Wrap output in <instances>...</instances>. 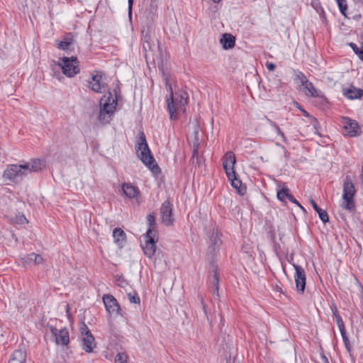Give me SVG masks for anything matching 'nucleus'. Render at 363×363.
Returning a JSON list of instances; mask_svg holds the SVG:
<instances>
[{
    "label": "nucleus",
    "mask_w": 363,
    "mask_h": 363,
    "mask_svg": "<svg viewBox=\"0 0 363 363\" xmlns=\"http://www.w3.org/2000/svg\"><path fill=\"white\" fill-rule=\"evenodd\" d=\"M164 81L169 92V97L167 99L169 118L173 121L177 120L180 113L185 111V106L188 103V94L183 91L174 93L168 77H165Z\"/></svg>",
    "instance_id": "nucleus-1"
},
{
    "label": "nucleus",
    "mask_w": 363,
    "mask_h": 363,
    "mask_svg": "<svg viewBox=\"0 0 363 363\" xmlns=\"http://www.w3.org/2000/svg\"><path fill=\"white\" fill-rule=\"evenodd\" d=\"M135 151L138 157L152 172L159 173L160 168L155 160L153 155L147 143L145 135L143 131H140L137 137Z\"/></svg>",
    "instance_id": "nucleus-2"
},
{
    "label": "nucleus",
    "mask_w": 363,
    "mask_h": 363,
    "mask_svg": "<svg viewBox=\"0 0 363 363\" xmlns=\"http://www.w3.org/2000/svg\"><path fill=\"white\" fill-rule=\"evenodd\" d=\"M235 162L236 160L234 153L229 151L226 152L223 157V167L228 179L231 182L232 186L236 189L240 195H244L245 194L246 188L242 187V182L238 178V175L234 169Z\"/></svg>",
    "instance_id": "nucleus-3"
},
{
    "label": "nucleus",
    "mask_w": 363,
    "mask_h": 363,
    "mask_svg": "<svg viewBox=\"0 0 363 363\" xmlns=\"http://www.w3.org/2000/svg\"><path fill=\"white\" fill-rule=\"evenodd\" d=\"M356 191H357L351 177L350 175H347L343 181V202L341 204V207L350 213L355 211L356 205L354 198L356 194Z\"/></svg>",
    "instance_id": "nucleus-4"
},
{
    "label": "nucleus",
    "mask_w": 363,
    "mask_h": 363,
    "mask_svg": "<svg viewBox=\"0 0 363 363\" xmlns=\"http://www.w3.org/2000/svg\"><path fill=\"white\" fill-rule=\"evenodd\" d=\"M28 165L9 164L4 172V177L13 182L18 183L27 175Z\"/></svg>",
    "instance_id": "nucleus-5"
},
{
    "label": "nucleus",
    "mask_w": 363,
    "mask_h": 363,
    "mask_svg": "<svg viewBox=\"0 0 363 363\" xmlns=\"http://www.w3.org/2000/svg\"><path fill=\"white\" fill-rule=\"evenodd\" d=\"M79 62L76 57H64L61 59L59 66L62 68L64 74L68 77H72L79 72Z\"/></svg>",
    "instance_id": "nucleus-6"
},
{
    "label": "nucleus",
    "mask_w": 363,
    "mask_h": 363,
    "mask_svg": "<svg viewBox=\"0 0 363 363\" xmlns=\"http://www.w3.org/2000/svg\"><path fill=\"white\" fill-rule=\"evenodd\" d=\"M341 123L347 135L350 137H355L361 134V127L355 120L348 117H342Z\"/></svg>",
    "instance_id": "nucleus-7"
},
{
    "label": "nucleus",
    "mask_w": 363,
    "mask_h": 363,
    "mask_svg": "<svg viewBox=\"0 0 363 363\" xmlns=\"http://www.w3.org/2000/svg\"><path fill=\"white\" fill-rule=\"evenodd\" d=\"M296 272L294 275L296 288L298 293L303 294L306 289V275L304 269L299 265L292 264Z\"/></svg>",
    "instance_id": "nucleus-8"
},
{
    "label": "nucleus",
    "mask_w": 363,
    "mask_h": 363,
    "mask_svg": "<svg viewBox=\"0 0 363 363\" xmlns=\"http://www.w3.org/2000/svg\"><path fill=\"white\" fill-rule=\"evenodd\" d=\"M155 235L152 234L151 230H147L145 235V245H143L144 254L147 257H152L156 251V240Z\"/></svg>",
    "instance_id": "nucleus-9"
},
{
    "label": "nucleus",
    "mask_w": 363,
    "mask_h": 363,
    "mask_svg": "<svg viewBox=\"0 0 363 363\" xmlns=\"http://www.w3.org/2000/svg\"><path fill=\"white\" fill-rule=\"evenodd\" d=\"M160 214L162 216V223L167 225L170 226L173 225V211L172 204L169 200L165 201L161 206Z\"/></svg>",
    "instance_id": "nucleus-10"
},
{
    "label": "nucleus",
    "mask_w": 363,
    "mask_h": 363,
    "mask_svg": "<svg viewBox=\"0 0 363 363\" xmlns=\"http://www.w3.org/2000/svg\"><path fill=\"white\" fill-rule=\"evenodd\" d=\"M113 92L115 93V100H112L111 103H104L101 106L99 119L104 122L106 121V115H111L116 110V106L118 104V93L117 89H114Z\"/></svg>",
    "instance_id": "nucleus-11"
},
{
    "label": "nucleus",
    "mask_w": 363,
    "mask_h": 363,
    "mask_svg": "<svg viewBox=\"0 0 363 363\" xmlns=\"http://www.w3.org/2000/svg\"><path fill=\"white\" fill-rule=\"evenodd\" d=\"M50 331L53 336L55 337V342L58 345L65 346L69 342V331L67 328H62L60 330L51 326Z\"/></svg>",
    "instance_id": "nucleus-12"
},
{
    "label": "nucleus",
    "mask_w": 363,
    "mask_h": 363,
    "mask_svg": "<svg viewBox=\"0 0 363 363\" xmlns=\"http://www.w3.org/2000/svg\"><path fill=\"white\" fill-rule=\"evenodd\" d=\"M103 301L106 311L110 314L121 315V309L117 300L110 294H105L103 296Z\"/></svg>",
    "instance_id": "nucleus-13"
},
{
    "label": "nucleus",
    "mask_w": 363,
    "mask_h": 363,
    "mask_svg": "<svg viewBox=\"0 0 363 363\" xmlns=\"http://www.w3.org/2000/svg\"><path fill=\"white\" fill-rule=\"evenodd\" d=\"M277 199L281 201H285V199H287L292 203L296 204L303 210L304 208L301 206L298 201L294 198V196L290 193V190L286 186H284L281 189L277 191Z\"/></svg>",
    "instance_id": "nucleus-14"
},
{
    "label": "nucleus",
    "mask_w": 363,
    "mask_h": 363,
    "mask_svg": "<svg viewBox=\"0 0 363 363\" xmlns=\"http://www.w3.org/2000/svg\"><path fill=\"white\" fill-rule=\"evenodd\" d=\"M343 95L349 99H358L363 96V89L352 86L349 89H343Z\"/></svg>",
    "instance_id": "nucleus-15"
},
{
    "label": "nucleus",
    "mask_w": 363,
    "mask_h": 363,
    "mask_svg": "<svg viewBox=\"0 0 363 363\" xmlns=\"http://www.w3.org/2000/svg\"><path fill=\"white\" fill-rule=\"evenodd\" d=\"M220 43L223 49L229 50L234 48L235 45V38L230 33H224L220 38Z\"/></svg>",
    "instance_id": "nucleus-16"
},
{
    "label": "nucleus",
    "mask_w": 363,
    "mask_h": 363,
    "mask_svg": "<svg viewBox=\"0 0 363 363\" xmlns=\"http://www.w3.org/2000/svg\"><path fill=\"white\" fill-rule=\"evenodd\" d=\"M113 237L114 242L120 247H122L126 240V235L124 231L120 228H116L113 231Z\"/></svg>",
    "instance_id": "nucleus-17"
},
{
    "label": "nucleus",
    "mask_w": 363,
    "mask_h": 363,
    "mask_svg": "<svg viewBox=\"0 0 363 363\" xmlns=\"http://www.w3.org/2000/svg\"><path fill=\"white\" fill-rule=\"evenodd\" d=\"M122 190L123 194L130 199L136 198L140 194L138 188L129 183H124Z\"/></svg>",
    "instance_id": "nucleus-18"
},
{
    "label": "nucleus",
    "mask_w": 363,
    "mask_h": 363,
    "mask_svg": "<svg viewBox=\"0 0 363 363\" xmlns=\"http://www.w3.org/2000/svg\"><path fill=\"white\" fill-rule=\"evenodd\" d=\"M155 48V44L151 40L150 36L147 34L144 36L143 43V49L145 52L144 55L147 60L148 58V52H152Z\"/></svg>",
    "instance_id": "nucleus-19"
},
{
    "label": "nucleus",
    "mask_w": 363,
    "mask_h": 363,
    "mask_svg": "<svg viewBox=\"0 0 363 363\" xmlns=\"http://www.w3.org/2000/svg\"><path fill=\"white\" fill-rule=\"evenodd\" d=\"M26 359V352L21 350H15L9 363H24Z\"/></svg>",
    "instance_id": "nucleus-20"
},
{
    "label": "nucleus",
    "mask_w": 363,
    "mask_h": 363,
    "mask_svg": "<svg viewBox=\"0 0 363 363\" xmlns=\"http://www.w3.org/2000/svg\"><path fill=\"white\" fill-rule=\"evenodd\" d=\"M92 81L89 82V88L96 93H100L103 85L101 83V75H93Z\"/></svg>",
    "instance_id": "nucleus-21"
},
{
    "label": "nucleus",
    "mask_w": 363,
    "mask_h": 363,
    "mask_svg": "<svg viewBox=\"0 0 363 363\" xmlns=\"http://www.w3.org/2000/svg\"><path fill=\"white\" fill-rule=\"evenodd\" d=\"M94 337L92 335L84 336L82 337V348L86 352L93 351V344L94 343Z\"/></svg>",
    "instance_id": "nucleus-22"
},
{
    "label": "nucleus",
    "mask_w": 363,
    "mask_h": 363,
    "mask_svg": "<svg viewBox=\"0 0 363 363\" xmlns=\"http://www.w3.org/2000/svg\"><path fill=\"white\" fill-rule=\"evenodd\" d=\"M24 165L28 166V169L26 170L27 174L34 172H38L42 169L43 166V162L40 159H34L30 163L25 164Z\"/></svg>",
    "instance_id": "nucleus-23"
},
{
    "label": "nucleus",
    "mask_w": 363,
    "mask_h": 363,
    "mask_svg": "<svg viewBox=\"0 0 363 363\" xmlns=\"http://www.w3.org/2000/svg\"><path fill=\"white\" fill-rule=\"evenodd\" d=\"M311 203L314 210L318 213L320 219L324 223L328 222L329 221V216H328V214L326 212V211L320 208L313 199L311 200Z\"/></svg>",
    "instance_id": "nucleus-24"
},
{
    "label": "nucleus",
    "mask_w": 363,
    "mask_h": 363,
    "mask_svg": "<svg viewBox=\"0 0 363 363\" xmlns=\"http://www.w3.org/2000/svg\"><path fill=\"white\" fill-rule=\"evenodd\" d=\"M157 4L156 0H151L149 9L147 11V18L154 21L157 17Z\"/></svg>",
    "instance_id": "nucleus-25"
},
{
    "label": "nucleus",
    "mask_w": 363,
    "mask_h": 363,
    "mask_svg": "<svg viewBox=\"0 0 363 363\" xmlns=\"http://www.w3.org/2000/svg\"><path fill=\"white\" fill-rule=\"evenodd\" d=\"M73 43V38L71 33H67L65 36L64 40L60 41V43L57 44V48L62 50H68L69 47Z\"/></svg>",
    "instance_id": "nucleus-26"
},
{
    "label": "nucleus",
    "mask_w": 363,
    "mask_h": 363,
    "mask_svg": "<svg viewBox=\"0 0 363 363\" xmlns=\"http://www.w3.org/2000/svg\"><path fill=\"white\" fill-rule=\"evenodd\" d=\"M333 311V316L340 330H343L345 328L344 322L340 315L336 306L333 305L331 308Z\"/></svg>",
    "instance_id": "nucleus-27"
},
{
    "label": "nucleus",
    "mask_w": 363,
    "mask_h": 363,
    "mask_svg": "<svg viewBox=\"0 0 363 363\" xmlns=\"http://www.w3.org/2000/svg\"><path fill=\"white\" fill-rule=\"evenodd\" d=\"M305 89V93L307 96L311 97H316L318 92L313 83L308 81L305 84L302 85Z\"/></svg>",
    "instance_id": "nucleus-28"
},
{
    "label": "nucleus",
    "mask_w": 363,
    "mask_h": 363,
    "mask_svg": "<svg viewBox=\"0 0 363 363\" xmlns=\"http://www.w3.org/2000/svg\"><path fill=\"white\" fill-rule=\"evenodd\" d=\"M219 275L216 270L213 271V276L212 278V293L217 296H219Z\"/></svg>",
    "instance_id": "nucleus-29"
},
{
    "label": "nucleus",
    "mask_w": 363,
    "mask_h": 363,
    "mask_svg": "<svg viewBox=\"0 0 363 363\" xmlns=\"http://www.w3.org/2000/svg\"><path fill=\"white\" fill-rule=\"evenodd\" d=\"M348 45L352 49L354 52L363 61V43H361V47L359 48L355 43H350Z\"/></svg>",
    "instance_id": "nucleus-30"
},
{
    "label": "nucleus",
    "mask_w": 363,
    "mask_h": 363,
    "mask_svg": "<svg viewBox=\"0 0 363 363\" xmlns=\"http://www.w3.org/2000/svg\"><path fill=\"white\" fill-rule=\"evenodd\" d=\"M340 334L342 335V340L344 342V345L345 346V348L347 349V352L351 354L352 347H351L350 340L348 339V337L347 335L345 328H344L343 330H340Z\"/></svg>",
    "instance_id": "nucleus-31"
},
{
    "label": "nucleus",
    "mask_w": 363,
    "mask_h": 363,
    "mask_svg": "<svg viewBox=\"0 0 363 363\" xmlns=\"http://www.w3.org/2000/svg\"><path fill=\"white\" fill-rule=\"evenodd\" d=\"M147 221L148 225L147 230H151L152 234H153V227L156 224L155 214L154 213L148 214L147 216Z\"/></svg>",
    "instance_id": "nucleus-32"
},
{
    "label": "nucleus",
    "mask_w": 363,
    "mask_h": 363,
    "mask_svg": "<svg viewBox=\"0 0 363 363\" xmlns=\"http://www.w3.org/2000/svg\"><path fill=\"white\" fill-rule=\"evenodd\" d=\"M128 356L125 352H118L115 358V363H128Z\"/></svg>",
    "instance_id": "nucleus-33"
},
{
    "label": "nucleus",
    "mask_w": 363,
    "mask_h": 363,
    "mask_svg": "<svg viewBox=\"0 0 363 363\" xmlns=\"http://www.w3.org/2000/svg\"><path fill=\"white\" fill-rule=\"evenodd\" d=\"M340 11L342 15L346 16V11L347 10V5L346 0H336Z\"/></svg>",
    "instance_id": "nucleus-34"
},
{
    "label": "nucleus",
    "mask_w": 363,
    "mask_h": 363,
    "mask_svg": "<svg viewBox=\"0 0 363 363\" xmlns=\"http://www.w3.org/2000/svg\"><path fill=\"white\" fill-rule=\"evenodd\" d=\"M201 159L198 156V150H197V147H194V151H193V155H192V157L191 159V162L192 163V164H195V165H200V163H201Z\"/></svg>",
    "instance_id": "nucleus-35"
},
{
    "label": "nucleus",
    "mask_w": 363,
    "mask_h": 363,
    "mask_svg": "<svg viewBox=\"0 0 363 363\" xmlns=\"http://www.w3.org/2000/svg\"><path fill=\"white\" fill-rule=\"evenodd\" d=\"M128 295L130 303L140 304V298L136 292L129 293Z\"/></svg>",
    "instance_id": "nucleus-36"
},
{
    "label": "nucleus",
    "mask_w": 363,
    "mask_h": 363,
    "mask_svg": "<svg viewBox=\"0 0 363 363\" xmlns=\"http://www.w3.org/2000/svg\"><path fill=\"white\" fill-rule=\"evenodd\" d=\"M31 257H34V264L39 265L45 262L44 258L40 255L35 254L34 252L30 253Z\"/></svg>",
    "instance_id": "nucleus-37"
},
{
    "label": "nucleus",
    "mask_w": 363,
    "mask_h": 363,
    "mask_svg": "<svg viewBox=\"0 0 363 363\" xmlns=\"http://www.w3.org/2000/svg\"><path fill=\"white\" fill-rule=\"evenodd\" d=\"M80 333L83 337L92 335L89 328L84 323H82V325L80 328Z\"/></svg>",
    "instance_id": "nucleus-38"
},
{
    "label": "nucleus",
    "mask_w": 363,
    "mask_h": 363,
    "mask_svg": "<svg viewBox=\"0 0 363 363\" xmlns=\"http://www.w3.org/2000/svg\"><path fill=\"white\" fill-rule=\"evenodd\" d=\"M296 79L300 80L301 85L305 84L308 81L306 75L301 72H298Z\"/></svg>",
    "instance_id": "nucleus-39"
},
{
    "label": "nucleus",
    "mask_w": 363,
    "mask_h": 363,
    "mask_svg": "<svg viewBox=\"0 0 363 363\" xmlns=\"http://www.w3.org/2000/svg\"><path fill=\"white\" fill-rule=\"evenodd\" d=\"M23 264H28L31 262L34 263V257H31L30 254L26 256L24 258H23Z\"/></svg>",
    "instance_id": "nucleus-40"
},
{
    "label": "nucleus",
    "mask_w": 363,
    "mask_h": 363,
    "mask_svg": "<svg viewBox=\"0 0 363 363\" xmlns=\"http://www.w3.org/2000/svg\"><path fill=\"white\" fill-rule=\"evenodd\" d=\"M312 6L317 11V12H319L320 10L323 13V10L321 8L320 3L318 1H313L311 2Z\"/></svg>",
    "instance_id": "nucleus-41"
},
{
    "label": "nucleus",
    "mask_w": 363,
    "mask_h": 363,
    "mask_svg": "<svg viewBox=\"0 0 363 363\" xmlns=\"http://www.w3.org/2000/svg\"><path fill=\"white\" fill-rule=\"evenodd\" d=\"M128 16L130 18H131L133 0H128Z\"/></svg>",
    "instance_id": "nucleus-42"
},
{
    "label": "nucleus",
    "mask_w": 363,
    "mask_h": 363,
    "mask_svg": "<svg viewBox=\"0 0 363 363\" xmlns=\"http://www.w3.org/2000/svg\"><path fill=\"white\" fill-rule=\"evenodd\" d=\"M266 67L269 71H274L276 68V65L272 62H267L266 63Z\"/></svg>",
    "instance_id": "nucleus-43"
},
{
    "label": "nucleus",
    "mask_w": 363,
    "mask_h": 363,
    "mask_svg": "<svg viewBox=\"0 0 363 363\" xmlns=\"http://www.w3.org/2000/svg\"><path fill=\"white\" fill-rule=\"evenodd\" d=\"M276 145H277V146L280 147L284 150V156H285L286 159H287V158H288V157H289V152H288V151L286 150V148L284 147V146H283V145H280V144H279V143H276Z\"/></svg>",
    "instance_id": "nucleus-44"
},
{
    "label": "nucleus",
    "mask_w": 363,
    "mask_h": 363,
    "mask_svg": "<svg viewBox=\"0 0 363 363\" xmlns=\"http://www.w3.org/2000/svg\"><path fill=\"white\" fill-rule=\"evenodd\" d=\"M267 123L272 127L274 128V130L278 127L277 124L274 122L273 121H272L271 119L269 118H267Z\"/></svg>",
    "instance_id": "nucleus-45"
},
{
    "label": "nucleus",
    "mask_w": 363,
    "mask_h": 363,
    "mask_svg": "<svg viewBox=\"0 0 363 363\" xmlns=\"http://www.w3.org/2000/svg\"><path fill=\"white\" fill-rule=\"evenodd\" d=\"M267 123L272 127L274 128V130L278 127L277 124L274 122L273 121H272L271 119L269 118H267Z\"/></svg>",
    "instance_id": "nucleus-46"
},
{
    "label": "nucleus",
    "mask_w": 363,
    "mask_h": 363,
    "mask_svg": "<svg viewBox=\"0 0 363 363\" xmlns=\"http://www.w3.org/2000/svg\"><path fill=\"white\" fill-rule=\"evenodd\" d=\"M201 304H202V308H203V312H204L205 315L207 316V310H206L207 306L204 303L203 299L202 297H201Z\"/></svg>",
    "instance_id": "nucleus-47"
},
{
    "label": "nucleus",
    "mask_w": 363,
    "mask_h": 363,
    "mask_svg": "<svg viewBox=\"0 0 363 363\" xmlns=\"http://www.w3.org/2000/svg\"><path fill=\"white\" fill-rule=\"evenodd\" d=\"M108 94L109 96L107 97V99L106 100L105 103H111L112 100H115V97H113L111 92H109Z\"/></svg>",
    "instance_id": "nucleus-48"
},
{
    "label": "nucleus",
    "mask_w": 363,
    "mask_h": 363,
    "mask_svg": "<svg viewBox=\"0 0 363 363\" xmlns=\"http://www.w3.org/2000/svg\"><path fill=\"white\" fill-rule=\"evenodd\" d=\"M279 135H280L281 137L283 142L284 143H286V144L288 143V140H287L286 138L285 137L284 133L282 131H281V133L279 134Z\"/></svg>",
    "instance_id": "nucleus-49"
},
{
    "label": "nucleus",
    "mask_w": 363,
    "mask_h": 363,
    "mask_svg": "<svg viewBox=\"0 0 363 363\" xmlns=\"http://www.w3.org/2000/svg\"><path fill=\"white\" fill-rule=\"evenodd\" d=\"M321 359L323 361V363H330L328 357L325 354L321 355Z\"/></svg>",
    "instance_id": "nucleus-50"
},
{
    "label": "nucleus",
    "mask_w": 363,
    "mask_h": 363,
    "mask_svg": "<svg viewBox=\"0 0 363 363\" xmlns=\"http://www.w3.org/2000/svg\"><path fill=\"white\" fill-rule=\"evenodd\" d=\"M218 240H219V239H218L217 237H215V238H213L211 239V242H212V244H213V245H216V244H217Z\"/></svg>",
    "instance_id": "nucleus-51"
},
{
    "label": "nucleus",
    "mask_w": 363,
    "mask_h": 363,
    "mask_svg": "<svg viewBox=\"0 0 363 363\" xmlns=\"http://www.w3.org/2000/svg\"><path fill=\"white\" fill-rule=\"evenodd\" d=\"M318 124V122L317 119H314L313 127L315 129V133L317 132Z\"/></svg>",
    "instance_id": "nucleus-52"
},
{
    "label": "nucleus",
    "mask_w": 363,
    "mask_h": 363,
    "mask_svg": "<svg viewBox=\"0 0 363 363\" xmlns=\"http://www.w3.org/2000/svg\"><path fill=\"white\" fill-rule=\"evenodd\" d=\"M300 109H301V111L303 112V115H304L305 116H307V117H308V116H309V114H308V113L306 111H305V110H304V109H303V108H300Z\"/></svg>",
    "instance_id": "nucleus-53"
},
{
    "label": "nucleus",
    "mask_w": 363,
    "mask_h": 363,
    "mask_svg": "<svg viewBox=\"0 0 363 363\" xmlns=\"http://www.w3.org/2000/svg\"><path fill=\"white\" fill-rule=\"evenodd\" d=\"M275 131L277 132V133L279 135L280 133H281V129L279 128V127L278 126L276 129H275Z\"/></svg>",
    "instance_id": "nucleus-54"
},
{
    "label": "nucleus",
    "mask_w": 363,
    "mask_h": 363,
    "mask_svg": "<svg viewBox=\"0 0 363 363\" xmlns=\"http://www.w3.org/2000/svg\"><path fill=\"white\" fill-rule=\"evenodd\" d=\"M20 218L21 221L26 220V222H28L26 218L23 215L21 216Z\"/></svg>",
    "instance_id": "nucleus-55"
},
{
    "label": "nucleus",
    "mask_w": 363,
    "mask_h": 363,
    "mask_svg": "<svg viewBox=\"0 0 363 363\" xmlns=\"http://www.w3.org/2000/svg\"><path fill=\"white\" fill-rule=\"evenodd\" d=\"M289 262L291 263V264H293L291 262L293 261V255H291V259H288Z\"/></svg>",
    "instance_id": "nucleus-56"
},
{
    "label": "nucleus",
    "mask_w": 363,
    "mask_h": 363,
    "mask_svg": "<svg viewBox=\"0 0 363 363\" xmlns=\"http://www.w3.org/2000/svg\"><path fill=\"white\" fill-rule=\"evenodd\" d=\"M214 3H218L220 2L221 0H212Z\"/></svg>",
    "instance_id": "nucleus-57"
},
{
    "label": "nucleus",
    "mask_w": 363,
    "mask_h": 363,
    "mask_svg": "<svg viewBox=\"0 0 363 363\" xmlns=\"http://www.w3.org/2000/svg\"><path fill=\"white\" fill-rule=\"evenodd\" d=\"M157 48L160 49L159 42L157 41Z\"/></svg>",
    "instance_id": "nucleus-58"
},
{
    "label": "nucleus",
    "mask_w": 363,
    "mask_h": 363,
    "mask_svg": "<svg viewBox=\"0 0 363 363\" xmlns=\"http://www.w3.org/2000/svg\"><path fill=\"white\" fill-rule=\"evenodd\" d=\"M226 363H231V360L230 359L228 360Z\"/></svg>",
    "instance_id": "nucleus-59"
}]
</instances>
